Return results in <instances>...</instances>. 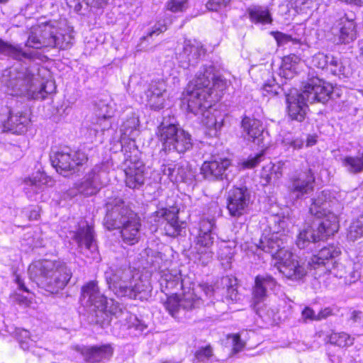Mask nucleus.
Listing matches in <instances>:
<instances>
[{
    "mask_svg": "<svg viewBox=\"0 0 363 363\" xmlns=\"http://www.w3.org/2000/svg\"><path fill=\"white\" fill-rule=\"evenodd\" d=\"M81 354L86 362L99 363L110 359L113 354V348L111 344L84 347L82 348Z\"/></svg>",
    "mask_w": 363,
    "mask_h": 363,
    "instance_id": "obj_30",
    "label": "nucleus"
},
{
    "mask_svg": "<svg viewBox=\"0 0 363 363\" xmlns=\"http://www.w3.org/2000/svg\"><path fill=\"white\" fill-rule=\"evenodd\" d=\"M213 356V350L210 345L199 347L194 354V359L197 362H206Z\"/></svg>",
    "mask_w": 363,
    "mask_h": 363,
    "instance_id": "obj_46",
    "label": "nucleus"
},
{
    "mask_svg": "<svg viewBox=\"0 0 363 363\" xmlns=\"http://www.w3.org/2000/svg\"><path fill=\"white\" fill-rule=\"evenodd\" d=\"M0 54L17 61L24 59L33 60L36 53L33 51L23 50L20 45L11 44L0 38Z\"/></svg>",
    "mask_w": 363,
    "mask_h": 363,
    "instance_id": "obj_31",
    "label": "nucleus"
},
{
    "mask_svg": "<svg viewBox=\"0 0 363 363\" xmlns=\"http://www.w3.org/2000/svg\"><path fill=\"white\" fill-rule=\"evenodd\" d=\"M290 147H293L295 150H299L303 147L304 144V140L302 138H295L290 142L288 143Z\"/></svg>",
    "mask_w": 363,
    "mask_h": 363,
    "instance_id": "obj_63",
    "label": "nucleus"
},
{
    "mask_svg": "<svg viewBox=\"0 0 363 363\" xmlns=\"http://www.w3.org/2000/svg\"><path fill=\"white\" fill-rule=\"evenodd\" d=\"M122 152H124V173L125 186L132 189H139L145 184V166L140 159L139 152L135 147V141H130L128 145H122Z\"/></svg>",
    "mask_w": 363,
    "mask_h": 363,
    "instance_id": "obj_12",
    "label": "nucleus"
},
{
    "mask_svg": "<svg viewBox=\"0 0 363 363\" xmlns=\"http://www.w3.org/2000/svg\"><path fill=\"white\" fill-rule=\"evenodd\" d=\"M315 177L311 168L293 176L288 185L291 198L301 199L314 190Z\"/></svg>",
    "mask_w": 363,
    "mask_h": 363,
    "instance_id": "obj_17",
    "label": "nucleus"
},
{
    "mask_svg": "<svg viewBox=\"0 0 363 363\" xmlns=\"http://www.w3.org/2000/svg\"><path fill=\"white\" fill-rule=\"evenodd\" d=\"M340 253L341 251L337 246H325L317 255H313L310 264L314 269L324 267L325 272H329L336 277L343 278L346 284L356 282L360 277V272L356 264L348 259L343 262L334 261Z\"/></svg>",
    "mask_w": 363,
    "mask_h": 363,
    "instance_id": "obj_9",
    "label": "nucleus"
},
{
    "mask_svg": "<svg viewBox=\"0 0 363 363\" xmlns=\"http://www.w3.org/2000/svg\"><path fill=\"white\" fill-rule=\"evenodd\" d=\"M233 340V351L234 353L239 352L245 347V342L240 339L238 334H233L231 335Z\"/></svg>",
    "mask_w": 363,
    "mask_h": 363,
    "instance_id": "obj_58",
    "label": "nucleus"
},
{
    "mask_svg": "<svg viewBox=\"0 0 363 363\" xmlns=\"http://www.w3.org/2000/svg\"><path fill=\"white\" fill-rule=\"evenodd\" d=\"M3 79L8 88L13 91V94L28 99H45L55 89L53 82H41L38 76L28 68L6 69L3 74Z\"/></svg>",
    "mask_w": 363,
    "mask_h": 363,
    "instance_id": "obj_6",
    "label": "nucleus"
},
{
    "mask_svg": "<svg viewBox=\"0 0 363 363\" xmlns=\"http://www.w3.org/2000/svg\"><path fill=\"white\" fill-rule=\"evenodd\" d=\"M218 256L220 260L225 261L227 264H230L234 257V250L228 246H225L220 249Z\"/></svg>",
    "mask_w": 363,
    "mask_h": 363,
    "instance_id": "obj_55",
    "label": "nucleus"
},
{
    "mask_svg": "<svg viewBox=\"0 0 363 363\" xmlns=\"http://www.w3.org/2000/svg\"><path fill=\"white\" fill-rule=\"evenodd\" d=\"M94 111L96 118L113 116L111 107L104 101H99L96 104Z\"/></svg>",
    "mask_w": 363,
    "mask_h": 363,
    "instance_id": "obj_49",
    "label": "nucleus"
},
{
    "mask_svg": "<svg viewBox=\"0 0 363 363\" xmlns=\"http://www.w3.org/2000/svg\"><path fill=\"white\" fill-rule=\"evenodd\" d=\"M262 89L266 92L265 95L269 96H278L283 91L286 96L289 117L292 121L302 122L306 118L307 103L325 104L330 99L333 87L324 80L312 76L304 83L301 92L294 89L286 93L284 88L275 82L274 79L265 81Z\"/></svg>",
    "mask_w": 363,
    "mask_h": 363,
    "instance_id": "obj_2",
    "label": "nucleus"
},
{
    "mask_svg": "<svg viewBox=\"0 0 363 363\" xmlns=\"http://www.w3.org/2000/svg\"><path fill=\"white\" fill-rule=\"evenodd\" d=\"M347 237L351 240L363 237V215L350 225Z\"/></svg>",
    "mask_w": 363,
    "mask_h": 363,
    "instance_id": "obj_45",
    "label": "nucleus"
},
{
    "mask_svg": "<svg viewBox=\"0 0 363 363\" xmlns=\"http://www.w3.org/2000/svg\"><path fill=\"white\" fill-rule=\"evenodd\" d=\"M188 8V0H169L165 4V9L172 13L183 12Z\"/></svg>",
    "mask_w": 363,
    "mask_h": 363,
    "instance_id": "obj_48",
    "label": "nucleus"
},
{
    "mask_svg": "<svg viewBox=\"0 0 363 363\" xmlns=\"http://www.w3.org/2000/svg\"><path fill=\"white\" fill-rule=\"evenodd\" d=\"M162 291L170 293L169 290L181 289L182 281L180 274H164L160 281Z\"/></svg>",
    "mask_w": 363,
    "mask_h": 363,
    "instance_id": "obj_39",
    "label": "nucleus"
},
{
    "mask_svg": "<svg viewBox=\"0 0 363 363\" xmlns=\"http://www.w3.org/2000/svg\"><path fill=\"white\" fill-rule=\"evenodd\" d=\"M106 213L103 224L108 230L120 229L123 243L133 245L140 239L141 220L139 216L132 211L121 199L106 203Z\"/></svg>",
    "mask_w": 363,
    "mask_h": 363,
    "instance_id": "obj_4",
    "label": "nucleus"
},
{
    "mask_svg": "<svg viewBox=\"0 0 363 363\" xmlns=\"http://www.w3.org/2000/svg\"><path fill=\"white\" fill-rule=\"evenodd\" d=\"M331 55H325L323 52L315 54L311 59V65L318 69H328Z\"/></svg>",
    "mask_w": 363,
    "mask_h": 363,
    "instance_id": "obj_47",
    "label": "nucleus"
},
{
    "mask_svg": "<svg viewBox=\"0 0 363 363\" xmlns=\"http://www.w3.org/2000/svg\"><path fill=\"white\" fill-rule=\"evenodd\" d=\"M111 118L112 117L96 118L94 123L96 127L95 128V130L96 132L99 130L104 132L106 130H108L111 127Z\"/></svg>",
    "mask_w": 363,
    "mask_h": 363,
    "instance_id": "obj_51",
    "label": "nucleus"
},
{
    "mask_svg": "<svg viewBox=\"0 0 363 363\" xmlns=\"http://www.w3.org/2000/svg\"><path fill=\"white\" fill-rule=\"evenodd\" d=\"M338 229V218L335 212H330L325 218L316 219L311 225L301 230L297 237L296 245L300 249H304L311 242H316L334 235Z\"/></svg>",
    "mask_w": 363,
    "mask_h": 363,
    "instance_id": "obj_10",
    "label": "nucleus"
},
{
    "mask_svg": "<svg viewBox=\"0 0 363 363\" xmlns=\"http://www.w3.org/2000/svg\"><path fill=\"white\" fill-rule=\"evenodd\" d=\"M277 286L276 280L270 275H257L255 279V286L252 289V300L254 309L257 313H260L259 304L263 302L270 291Z\"/></svg>",
    "mask_w": 363,
    "mask_h": 363,
    "instance_id": "obj_25",
    "label": "nucleus"
},
{
    "mask_svg": "<svg viewBox=\"0 0 363 363\" xmlns=\"http://www.w3.org/2000/svg\"><path fill=\"white\" fill-rule=\"evenodd\" d=\"M311 201L309 212L318 220L325 218L330 212H335L337 216L341 209L336 200H331L330 193L326 190L318 193Z\"/></svg>",
    "mask_w": 363,
    "mask_h": 363,
    "instance_id": "obj_20",
    "label": "nucleus"
},
{
    "mask_svg": "<svg viewBox=\"0 0 363 363\" xmlns=\"http://www.w3.org/2000/svg\"><path fill=\"white\" fill-rule=\"evenodd\" d=\"M73 5H71L72 7H73L74 9V11L77 13H80L82 9H83V6L84 5H85L87 7L90 6L91 7V6H87L84 1H83V0H74L73 1Z\"/></svg>",
    "mask_w": 363,
    "mask_h": 363,
    "instance_id": "obj_64",
    "label": "nucleus"
},
{
    "mask_svg": "<svg viewBox=\"0 0 363 363\" xmlns=\"http://www.w3.org/2000/svg\"><path fill=\"white\" fill-rule=\"evenodd\" d=\"M252 191L247 186H234L228 192L226 207L229 215L240 218L248 213L252 203Z\"/></svg>",
    "mask_w": 363,
    "mask_h": 363,
    "instance_id": "obj_14",
    "label": "nucleus"
},
{
    "mask_svg": "<svg viewBox=\"0 0 363 363\" xmlns=\"http://www.w3.org/2000/svg\"><path fill=\"white\" fill-rule=\"evenodd\" d=\"M158 135L165 152L184 154L193 147L191 135L179 125L162 122L158 127Z\"/></svg>",
    "mask_w": 363,
    "mask_h": 363,
    "instance_id": "obj_11",
    "label": "nucleus"
},
{
    "mask_svg": "<svg viewBox=\"0 0 363 363\" xmlns=\"http://www.w3.org/2000/svg\"><path fill=\"white\" fill-rule=\"evenodd\" d=\"M218 286L225 290L226 298L231 301H236L238 298L237 289V279L233 277L225 276L218 282Z\"/></svg>",
    "mask_w": 363,
    "mask_h": 363,
    "instance_id": "obj_38",
    "label": "nucleus"
},
{
    "mask_svg": "<svg viewBox=\"0 0 363 363\" xmlns=\"http://www.w3.org/2000/svg\"><path fill=\"white\" fill-rule=\"evenodd\" d=\"M329 342L338 347L350 346L354 342V338L345 333H333L329 336Z\"/></svg>",
    "mask_w": 363,
    "mask_h": 363,
    "instance_id": "obj_43",
    "label": "nucleus"
},
{
    "mask_svg": "<svg viewBox=\"0 0 363 363\" xmlns=\"http://www.w3.org/2000/svg\"><path fill=\"white\" fill-rule=\"evenodd\" d=\"M301 317L304 322L309 321H318V313H315L313 309L306 306L301 312Z\"/></svg>",
    "mask_w": 363,
    "mask_h": 363,
    "instance_id": "obj_56",
    "label": "nucleus"
},
{
    "mask_svg": "<svg viewBox=\"0 0 363 363\" xmlns=\"http://www.w3.org/2000/svg\"><path fill=\"white\" fill-rule=\"evenodd\" d=\"M328 69L333 75L339 77H347L350 73L348 66L346 65L345 61L341 58L331 55Z\"/></svg>",
    "mask_w": 363,
    "mask_h": 363,
    "instance_id": "obj_37",
    "label": "nucleus"
},
{
    "mask_svg": "<svg viewBox=\"0 0 363 363\" xmlns=\"http://www.w3.org/2000/svg\"><path fill=\"white\" fill-rule=\"evenodd\" d=\"M70 234L82 254L94 260L99 259L98 247L92 227L88 225L79 227L77 231L71 232Z\"/></svg>",
    "mask_w": 363,
    "mask_h": 363,
    "instance_id": "obj_16",
    "label": "nucleus"
},
{
    "mask_svg": "<svg viewBox=\"0 0 363 363\" xmlns=\"http://www.w3.org/2000/svg\"><path fill=\"white\" fill-rule=\"evenodd\" d=\"M108 288L118 297L128 300H148L152 286L148 281L137 278L128 263L110 267L104 273Z\"/></svg>",
    "mask_w": 363,
    "mask_h": 363,
    "instance_id": "obj_3",
    "label": "nucleus"
},
{
    "mask_svg": "<svg viewBox=\"0 0 363 363\" xmlns=\"http://www.w3.org/2000/svg\"><path fill=\"white\" fill-rule=\"evenodd\" d=\"M214 237L211 234L200 235L196 238L194 250L196 253V258L203 264L206 265L212 259L213 252L211 250Z\"/></svg>",
    "mask_w": 363,
    "mask_h": 363,
    "instance_id": "obj_29",
    "label": "nucleus"
},
{
    "mask_svg": "<svg viewBox=\"0 0 363 363\" xmlns=\"http://www.w3.org/2000/svg\"><path fill=\"white\" fill-rule=\"evenodd\" d=\"M163 305L172 317L177 318L181 309L191 311L200 308L203 305V301L194 290H189L183 294L181 298L177 296H169Z\"/></svg>",
    "mask_w": 363,
    "mask_h": 363,
    "instance_id": "obj_18",
    "label": "nucleus"
},
{
    "mask_svg": "<svg viewBox=\"0 0 363 363\" xmlns=\"http://www.w3.org/2000/svg\"><path fill=\"white\" fill-rule=\"evenodd\" d=\"M335 315L333 308L331 307H325L324 308H322L318 313V321L322 320L323 319H326L330 316H332Z\"/></svg>",
    "mask_w": 363,
    "mask_h": 363,
    "instance_id": "obj_59",
    "label": "nucleus"
},
{
    "mask_svg": "<svg viewBox=\"0 0 363 363\" xmlns=\"http://www.w3.org/2000/svg\"><path fill=\"white\" fill-rule=\"evenodd\" d=\"M108 0H83L87 6L94 8H100L105 5Z\"/></svg>",
    "mask_w": 363,
    "mask_h": 363,
    "instance_id": "obj_62",
    "label": "nucleus"
},
{
    "mask_svg": "<svg viewBox=\"0 0 363 363\" xmlns=\"http://www.w3.org/2000/svg\"><path fill=\"white\" fill-rule=\"evenodd\" d=\"M178 213L179 209L177 207L161 208L152 213V218H154L155 222L163 220L164 234L175 238L180 235L186 228V223L179 220Z\"/></svg>",
    "mask_w": 363,
    "mask_h": 363,
    "instance_id": "obj_15",
    "label": "nucleus"
},
{
    "mask_svg": "<svg viewBox=\"0 0 363 363\" xmlns=\"http://www.w3.org/2000/svg\"><path fill=\"white\" fill-rule=\"evenodd\" d=\"M102 183L98 167L93 168L85 174L81 182L75 184L77 191L85 196L95 195L101 189Z\"/></svg>",
    "mask_w": 363,
    "mask_h": 363,
    "instance_id": "obj_28",
    "label": "nucleus"
},
{
    "mask_svg": "<svg viewBox=\"0 0 363 363\" xmlns=\"http://www.w3.org/2000/svg\"><path fill=\"white\" fill-rule=\"evenodd\" d=\"M14 334L20 347L23 350H29L36 342V340L30 337V332L23 328H16Z\"/></svg>",
    "mask_w": 363,
    "mask_h": 363,
    "instance_id": "obj_41",
    "label": "nucleus"
},
{
    "mask_svg": "<svg viewBox=\"0 0 363 363\" xmlns=\"http://www.w3.org/2000/svg\"><path fill=\"white\" fill-rule=\"evenodd\" d=\"M51 179L44 172H37L31 177L24 179L25 189L27 194H38L48 185Z\"/></svg>",
    "mask_w": 363,
    "mask_h": 363,
    "instance_id": "obj_32",
    "label": "nucleus"
},
{
    "mask_svg": "<svg viewBox=\"0 0 363 363\" xmlns=\"http://www.w3.org/2000/svg\"><path fill=\"white\" fill-rule=\"evenodd\" d=\"M80 300L82 304L89 308L90 323L102 328L110 325L113 316L118 318L123 313L118 304H115L113 300H111V305L108 306L106 297L100 292L95 281H90L82 287Z\"/></svg>",
    "mask_w": 363,
    "mask_h": 363,
    "instance_id": "obj_7",
    "label": "nucleus"
},
{
    "mask_svg": "<svg viewBox=\"0 0 363 363\" xmlns=\"http://www.w3.org/2000/svg\"><path fill=\"white\" fill-rule=\"evenodd\" d=\"M227 86V80L210 65L203 66L186 87L184 101L187 103V110L194 115H202V123L207 129V134L211 137L217 135L223 120L221 118L218 120L208 110L211 105L208 99L213 94L216 99L220 98Z\"/></svg>",
    "mask_w": 363,
    "mask_h": 363,
    "instance_id": "obj_1",
    "label": "nucleus"
},
{
    "mask_svg": "<svg viewBox=\"0 0 363 363\" xmlns=\"http://www.w3.org/2000/svg\"><path fill=\"white\" fill-rule=\"evenodd\" d=\"M204 53L205 50L201 43L185 40L182 50L177 53V60L181 67L187 69L190 66H195L201 55Z\"/></svg>",
    "mask_w": 363,
    "mask_h": 363,
    "instance_id": "obj_23",
    "label": "nucleus"
},
{
    "mask_svg": "<svg viewBox=\"0 0 363 363\" xmlns=\"http://www.w3.org/2000/svg\"><path fill=\"white\" fill-rule=\"evenodd\" d=\"M231 0H209L206 3V8L209 11H218L225 7Z\"/></svg>",
    "mask_w": 363,
    "mask_h": 363,
    "instance_id": "obj_54",
    "label": "nucleus"
},
{
    "mask_svg": "<svg viewBox=\"0 0 363 363\" xmlns=\"http://www.w3.org/2000/svg\"><path fill=\"white\" fill-rule=\"evenodd\" d=\"M41 33L42 28H40V25L33 27L26 41V46L34 49L46 48L45 45H43L44 39Z\"/></svg>",
    "mask_w": 363,
    "mask_h": 363,
    "instance_id": "obj_40",
    "label": "nucleus"
},
{
    "mask_svg": "<svg viewBox=\"0 0 363 363\" xmlns=\"http://www.w3.org/2000/svg\"><path fill=\"white\" fill-rule=\"evenodd\" d=\"M215 228V220L213 219H203L199 223V230L200 235L211 234Z\"/></svg>",
    "mask_w": 363,
    "mask_h": 363,
    "instance_id": "obj_50",
    "label": "nucleus"
},
{
    "mask_svg": "<svg viewBox=\"0 0 363 363\" xmlns=\"http://www.w3.org/2000/svg\"><path fill=\"white\" fill-rule=\"evenodd\" d=\"M270 34L275 38L278 45L279 46L283 45L290 41H294L296 43L298 42L297 40H294L291 35L279 31H272Z\"/></svg>",
    "mask_w": 363,
    "mask_h": 363,
    "instance_id": "obj_52",
    "label": "nucleus"
},
{
    "mask_svg": "<svg viewBox=\"0 0 363 363\" xmlns=\"http://www.w3.org/2000/svg\"><path fill=\"white\" fill-rule=\"evenodd\" d=\"M139 123L138 116L135 113L131 112L123 123L121 131L124 135L131 137L133 133L136 130L137 128L139 126Z\"/></svg>",
    "mask_w": 363,
    "mask_h": 363,
    "instance_id": "obj_42",
    "label": "nucleus"
},
{
    "mask_svg": "<svg viewBox=\"0 0 363 363\" xmlns=\"http://www.w3.org/2000/svg\"><path fill=\"white\" fill-rule=\"evenodd\" d=\"M299 62V57L294 54L284 57L279 75L286 79H292L296 73V66Z\"/></svg>",
    "mask_w": 363,
    "mask_h": 363,
    "instance_id": "obj_35",
    "label": "nucleus"
},
{
    "mask_svg": "<svg viewBox=\"0 0 363 363\" xmlns=\"http://www.w3.org/2000/svg\"><path fill=\"white\" fill-rule=\"evenodd\" d=\"M230 165V160L213 156L203 163L201 167V174L203 179L208 182L228 179V171Z\"/></svg>",
    "mask_w": 363,
    "mask_h": 363,
    "instance_id": "obj_19",
    "label": "nucleus"
},
{
    "mask_svg": "<svg viewBox=\"0 0 363 363\" xmlns=\"http://www.w3.org/2000/svg\"><path fill=\"white\" fill-rule=\"evenodd\" d=\"M264 155L262 152L257 154L255 156H250L247 160L242 162V167L246 169L255 167L262 160Z\"/></svg>",
    "mask_w": 363,
    "mask_h": 363,
    "instance_id": "obj_53",
    "label": "nucleus"
},
{
    "mask_svg": "<svg viewBox=\"0 0 363 363\" xmlns=\"http://www.w3.org/2000/svg\"><path fill=\"white\" fill-rule=\"evenodd\" d=\"M352 16L346 13L340 15L331 27L332 33L337 38V43L347 44L356 39V23Z\"/></svg>",
    "mask_w": 363,
    "mask_h": 363,
    "instance_id": "obj_21",
    "label": "nucleus"
},
{
    "mask_svg": "<svg viewBox=\"0 0 363 363\" xmlns=\"http://www.w3.org/2000/svg\"><path fill=\"white\" fill-rule=\"evenodd\" d=\"M28 272L32 281L51 294H57L63 289L72 275L66 263L50 259L33 262L29 265Z\"/></svg>",
    "mask_w": 363,
    "mask_h": 363,
    "instance_id": "obj_5",
    "label": "nucleus"
},
{
    "mask_svg": "<svg viewBox=\"0 0 363 363\" xmlns=\"http://www.w3.org/2000/svg\"><path fill=\"white\" fill-rule=\"evenodd\" d=\"M247 13L250 21L255 24H271L273 21L272 14L266 6L259 5L251 6L247 8Z\"/></svg>",
    "mask_w": 363,
    "mask_h": 363,
    "instance_id": "obj_34",
    "label": "nucleus"
},
{
    "mask_svg": "<svg viewBox=\"0 0 363 363\" xmlns=\"http://www.w3.org/2000/svg\"><path fill=\"white\" fill-rule=\"evenodd\" d=\"M150 34V31L146 35L142 37L140 40V43L138 44L136 48L137 51H147L150 50L149 45L151 44V38H147Z\"/></svg>",
    "mask_w": 363,
    "mask_h": 363,
    "instance_id": "obj_57",
    "label": "nucleus"
},
{
    "mask_svg": "<svg viewBox=\"0 0 363 363\" xmlns=\"http://www.w3.org/2000/svg\"><path fill=\"white\" fill-rule=\"evenodd\" d=\"M50 160L59 174L67 177L78 171V167L86 162L87 157L82 151L64 147L51 155Z\"/></svg>",
    "mask_w": 363,
    "mask_h": 363,
    "instance_id": "obj_13",
    "label": "nucleus"
},
{
    "mask_svg": "<svg viewBox=\"0 0 363 363\" xmlns=\"http://www.w3.org/2000/svg\"><path fill=\"white\" fill-rule=\"evenodd\" d=\"M163 174L167 175L172 182H188L192 181L195 173L188 162L182 161L178 163L163 164L161 167Z\"/></svg>",
    "mask_w": 363,
    "mask_h": 363,
    "instance_id": "obj_26",
    "label": "nucleus"
},
{
    "mask_svg": "<svg viewBox=\"0 0 363 363\" xmlns=\"http://www.w3.org/2000/svg\"><path fill=\"white\" fill-rule=\"evenodd\" d=\"M342 166L352 174L363 172V151L356 156H346L342 159Z\"/></svg>",
    "mask_w": 363,
    "mask_h": 363,
    "instance_id": "obj_36",
    "label": "nucleus"
},
{
    "mask_svg": "<svg viewBox=\"0 0 363 363\" xmlns=\"http://www.w3.org/2000/svg\"><path fill=\"white\" fill-rule=\"evenodd\" d=\"M29 122L26 114L20 112L13 114L9 111V116L4 126L12 133L21 135L26 132Z\"/></svg>",
    "mask_w": 363,
    "mask_h": 363,
    "instance_id": "obj_33",
    "label": "nucleus"
},
{
    "mask_svg": "<svg viewBox=\"0 0 363 363\" xmlns=\"http://www.w3.org/2000/svg\"><path fill=\"white\" fill-rule=\"evenodd\" d=\"M241 127L243 133L247 136V140L262 148L268 147V134L264 133L262 123L259 120L245 116L242 120Z\"/></svg>",
    "mask_w": 363,
    "mask_h": 363,
    "instance_id": "obj_22",
    "label": "nucleus"
},
{
    "mask_svg": "<svg viewBox=\"0 0 363 363\" xmlns=\"http://www.w3.org/2000/svg\"><path fill=\"white\" fill-rule=\"evenodd\" d=\"M167 85L163 79L152 80L145 92L146 101L151 109L157 111L164 108Z\"/></svg>",
    "mask_w": 363,
    "mask_h": 363,
    "instance_id": "obj_27",
    "label": "nucleus"
},
{
    "mask_svg": "<svg viewBox=\"0 0 363 363\" xmlns=\"http://www.w3.org/2000/svg\"><path fill=\"white\" fill-rule=\"evenodd\" d=\"M42 35L44 39L43 45L47 48H57L62 50L67 49L69 47L71 36L63 35L51 23L47 22L40 24Z\"/></svg>",
    "mask_w": 363,
    "mask_h": 363,
    "instance_id": "obj_24",
    "label": "nucleus"
},
{
    "mask_svg": "<svg viewBox=\"0 0 363 363\" xmlns=\"http://www.w3.org/2000/svg\"><path fill=\"white\" fill-rule=\"evenodd\" d=\"M257 72H261V75H262V78L263 79L264 77H270V72L269 70L265 69V68H259L258 67H253L251 70H250V74H252V77H257ZM256 80H257V78H255Z\"/></svg>",
    "mask_w": 363,
    "mask_h": 363,
    "instance_id": "obj_60",
    "label": "nucleus"
},
{
    "mask_svg": "<svg viewBox=\"0 0 363 363\" xmlns=\"http://www.w3.org/2000/svg\"><path fill=\"white\" fill-rule=\"evenodd\" d=\"M199 288L204 293L206 296L211 297L214 293L215 290L211 285H208L207 284H203L199 285Z\"/></svg>",
    "mask_w": 363,
    "mask_h": 363,
    "instance_id": "obj_61",
    "label": "nucleus"
},
{
    "mask_svg": "<svg viewBox=\"0 0 363 363\" xmlns=\"http://www.w3.org/2000/svg\"><path fill=\"white\" fill-rule=\"evenodd\" d=\"M174 17L172 15L166 16L164 18L159 21L152 28L150 34L147 38H151L155 35H159L167 30V28L172 23Z\"/></svg>",
    "mask_w": 363,
    "mask_h": 363,
    "instance_id": "obj_44",
    "label": "nucleus"
},
{
    "mask_svg": "<svg viewBox=\"0 0 363 363\" xmlns=\"http://www.w3.org/2000/svg\"><path fill=\"white\" fill-rule=\"evenodd\" d=\"M281 244L277 235H272L270 238H261L257 247L278 260L277 268L287 279L294 281L301 279L307 273L305 267L300 263L296 255L281 247Z\"/></svg>",
    "mask_w": 363,
    "mask_h": 363,
    "instance_id": "obj_8",
    "label": "nucleus"
}]
</instances>
